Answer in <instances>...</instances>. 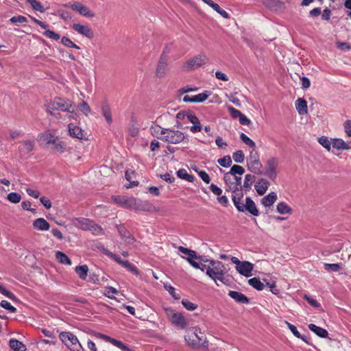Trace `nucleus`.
Here are the masks:
<instances>
[{"label":"nucleus","mask_w":351,"mask_h":351,"mask_svg":"<svg viewBox=\"0 0 351 351\" xmlns=\"http://www.w3.org/2000/svg\"><path fill=\"white\" fill-rule=\"evenodd\" d=\"M223 178L228 186L227 191L233 193L232 200L237 210L243 213L247 212L253 216H258L259 212L255 202L250 197H247L245 201L243 200V191L241 188H238L233 178H230L229 180L224 177Z\"/></svg>","instance_id":"nucleus-1"},{"label":"nucleus","mask_w":351,"mask_h":351,"mask_svg":"<svg viewBox=\"0 0 351 351\" xmlns=\"http://www.w3.org/2000/svg\"><path fill=\"white\" fill-rule=\"evenodd\" d=\"M227 271L224 264L219 261H209L206 275L218 286V282L225 284Z\"/></svg>","instance_id":"nucleus-2"},{"label":"nucleus","mask_w":351,"mask_h":351,"mask_svg":"<svg viewBox=\"0 0 351 351\" xmlns=\"http://www.w3.org/2000/svg\"><path fill=\"white\" fill-rule=\"evenodd\" d=\"M186 138V134L182 131L168 128L161 141L168 144L167 149L169 152L174 153L175 149L171 145H180L184 142Z\"/></svg>","instance_id":"nucleus-3"},{"label":"nucleus","mask_w":351,"mask_h":351,"mask_svg":"<svg viewBox=\"0 0 351 351\" xmlns=\"http://www.w3.org/2000/svg\"><path fill=\"white\" fill-rule=\"evenodd\" d=\"M209 58L204 53H199L186 60L182 64L184 71L189 72L204 67L208 64Z\"/></svg>","instance_id":"nucleus-4"},{"label":"nucleus","mask_w":351,"mask_h":351,"mask_svg":"<svg viewBox=\"0 0 351 351\" xmlns=\"http://www.w3.org/2000/svg\"><path fill=\"white\" fill-rule=\"evenodd\" d=\"M162 308L172 325L180 329H185L187 327V321L182 313L168 306H163Z\"/></svg>","instance_id":"nucleus-5"},{"label":"nucleus","mask_w":351,"mask_h":351,"mask_svg":"<svg viewBox=\"0 0 351 351\" xmlns=\"http://www.w3.org/2000/svg\"><path fill=\"white\" fill-rule=\"evenodd\" d=\"M60 340L71 351H84V348L75 335L70 332H60Z\"/></svg>","instance_id":"nucleus-6"},{"label":"nucleus","mask_w":351,"mask_h":351,"mask_svg":"<svg viewBox=\"0 0 351 351\" xmlns=\"http://www.w3.org/2000/svg\"><path fill=\"white\" fill-rule=\"evenodd\" d=\"M61 110L62 112H67L73 113L75 112V106L68 99H62L60 97H56L53 101L49 102V110Z\"/></svg>","instance_id":"nucleus-7"},{"label":"nucleus","mask_w":351,"mask_h":351,"mask_svg":"<svg viewBox=\"0 0 351 351\" xmlns=\"http://www.w3.org/2000/svg\"><path fill=\"white\" fill-rule=\"evenodd\" d=\"M176 118L182 121H188L193 123L191 127L190 131L192 133L199 132L202 130V125L199 119L192 112H180L176 115Z\"/></svg>","instance_id":"nucleus-8"},{"label":"nucleus","mask_w":351,"mask_h":351,"mask_svg":"<svg viewBox=\"0 0 351 351\" xmlns=\"http://www.w3.org/2000/svg\"><path fill=\"white\" fill-rule=\"evenodd\" d=\"M247 168L256 174H261L262 172L263 165L260 161L258 154L254 149L250 151L247 157Z\"/></svg>","instance_id":"nucleus-9"},{"label":"nucleus","mask_w":351,"mask_h":351,"mask_svg":"<svg viewBox=\"0 0 351 351\" xmlns=\"http://www.w3.org/2000/svg\"><path fill=\"white\" fill-rule=\"evenodd\" d=\"M66 8H70L80 15L86 17H94L95 14L88 7L78 1H71L65 5Z\"/></svg>","instance_id":"nucleus-10"},{"label":"nucleus","mask_w":351,"mask_h":351,"mask_svg":"<svg viewBox=\"0 0 351 351\" xmlns=\"http://www.w3.org/2000/svg\"><path fill=\"white\" fill-rule=\"evenodd\" d=\"M278 165V160L276 157H271L266 162L265 175L272 180L276 178Z\"/></svg>","instance_id":"nucleus-11"},{"label":"nucleus","mask_w":351,"mask_h":351,"mask_svg":"<svg viewBox=\"0 0 351 351\" xmlns=\"http://www.w3.org/2000/svg\"><path fill=\"white\" fill-rule=\"evenodd\" d=\"M204 339V335L199 328H194V332L192 334L191 337L189 336L188 337L185 338L188 344L193 347L202 345Z\"/></svg>","instance_id":"nucleus-12"},{"label":"nucleus","mask_w":351,"mask_h":351,"mask_svg":"<svg viewBox=\"0 0 351 351\" xmlns=\"http://www.w3.org/2000/svg\"><path fill=\"white\" fill-rule=\"evenodd\" d=\"M168 71V62L165 56H161L156 67L155 75L157 78L165 77Z\"/></svg>","instance_id":"nucleus-13"},{"label":"nucleus","mask_w":351,"mask_h":351,"mask_svg":"<svg viewBox=\"0 0 351 351\" xmlns=\"http://www.w3.org/2000/svg\"><path fill=\"white\" fill-rule=\"evenodd\" d=\"M254 269V265L249 261H243L239 267H236V270L238 273L245 277H251L252 276V271Z\"/></svg>","instance_id":"nucleus-14"},{"label":"nucleus","mask_w":351,"mask_h":351,"mask_svg":"<svg viewBox=\"0 0 351 351\" xmlns=\"http://www.w3.org/2000/svg\"><path fill=\"white\" fill-rule=\"evenodd\" d=\"M72 28L78 34L89 39H91L94 37L93 31L88 25L75 23L72 25Z\"/></svg>","instance_id":"nucleus-15"},{"label":"nucleus","mask_w":351,"mask_h":351,"mask_svg":"<svg viewBox=\"0 0 351 351\" xmlns=\"http://www.w3.org/2000/svg\"><path fill=\"white\" fill-rule=\"evenodd\" d=\"M269 182L265 178H260L254 185L255 190L259 195H263L269 187Z\"/></svg>","instance_id":"nucleus-16"},{"label":"nucleus","mask_w":351,"mask_h":351,"mask_svg":"<svg viewBox=\"0 0 351 351\" xmlns=\"http://www.w3.org/2000/svg\"><path fill=\"white\" fill-rule=\"evenodd\" d=\"M72 224L78 229L86 231L91 219L84 217H75L72 219Z\"/></svg>","instance_id":"nucleus-17"},{"label":"nucleus","mask_w":351,"mask_h":351,"mask_svg":"<svg viewBox=\"0 0 351 351\" xmlns=\"http://www.w3.org/2000/svg\"><path fill=\"white\" fill-rule=\"evenodd\" d=\"M68 129L71 136L80 140L86 138L84 131L80 127L75 125L73 123H69L68 125Z\"/></svg>","instance_id":"nucleus-18"},{"label":"nucleus","mask_w":351,"mask_h":351,"mask_svg":"<svg viewBox=\"0 0 351 351\" xmlns=\"http://www.w3.org/2000/svg\"><path fill=\"white\" fill-rule=\"evenodd\" d=\"M178 250L183 254L186 255V256H183V258H185L190 263V265H191V263H193L195 259L199 258V257L197 256L195 251L191 250L189 248L184 247L183 246H179Z\"/></svg>","instance_id":"nucleus-19"},{"label":"nucleus","mask_w":351,"mask_h":351,"mask_svg":"<svg viewBox=\"0 0 351 351\" xmlns=\"http://www.w3.org/2000/svg\"><path fill=\"white\" fill-rule=\"evenodd\" d=\"M97 336L99 337L101 339L111 343L112 345L115 346L116 347L121 349L123 351H131L129 348H128L126 346H125L121 341H118L117 339H114L113 338H111L110 337H108L106 335L98 333Z\"/></svg>","instance_id":"nucleus-20"},{"label":"nucleus","mask_w":351,"mask_h":351,"mask_svg":"<svg viewBox=\"0 0 351 351\" xmlns=\"http://www.w3.org/2000/svg\"><path fill=\"white\" fill-rule=\"evenodd\" d=\"M112 199L115 204L125 208H130L132 206L130 199L124 195H113Z\"/></svg>","instance_id":"nucleus-21"},{"label":"nucleus","mask_w":351,"mask_h":351,"mask_svg":"<svg viewBox=\"0 0 351 351\" xmlns=\"http://www.w3.org/2000/svg\"><path fill=\"white\" fill-rule=\"evenodd\" d=\"M277 199L276 193L270 192L261 199V204L265 208L270 207L276 202Z\"/></svg>","instance_id":"nucleus-22"},{"label":"nucleus","mask_w":351,"mask_h":351,"mask_svg":"<svg viewBox=\"0 0 351 351\" xmlns=\"http://www.w3.org/2000/svg\"><path fill=\"white\" fill-rule=\"evenodd\" d=\"M204 3L209 5L212 8L215 12H217L219 15H221L223 19H229V14L224 10L221 9L220 6L213 2L212 0H202Z\"/></svg>","instance_id":"nucleus-23"},{"label":"nucleus","mask_w":351,"mask_h":351,"mask_svg":"<svg viewBox=\"0 0 351 351\" xmlns=\"http://www.w3.org/2000/svg\"><path fill=\"white\" fill-rule=\"evenodd\" d=\"M244 169L241 166L234 165L231 167L229 172L224 174V178L229 180L230 178H234V176H242L244 173Z\"/></svg>","instance_id":"nucleus-24"},{"label":"nucleus","mask_w":351,"mask_h":351,"mask_svg":"<svg viewBox=\"0 0 351 351\" xmlns=\"http://www.w3.org/2000/svg\"><path fill=\"white\" fill-rule=\"evenodd\" d=\"M276 211L280 215H291L293 214L292 208L285 202H280L276 205Z\"/></svg>","instance_id":"nucleus-25"},{"label":"nucleus","mask_w":351,"mask_h":351,"mask_svg":"<svg viewBox=\"0 0 351 351\" xmlns=\"http://www.w3.org/2000/svg\"><path fill=\"white\" fill-rule=\"evenodd\" d=\"M295 108L298 112L301 115L308 113L307 103L305 99L299 98L295 101Z\"/></svg>","instance_id":"nucleus-26"},{"label":"nucleus","mask_w":351,"mask_h":351,"mask_svg":"<svg viewBox=\"0 0 351 351\" xmlns=\"http://www.w3.org/2000/svg\"><path fill=\"white\" fill-rule=\"evenodd\" d=\"M86 231H90L94 236L98 237L104 234V229L93 220H91L88 229Z\"/></svg>","instance_id":"nucleus-27"},{"label":"nucleus","mask_w":351,"mask_h":351,"mask_svg":"<svg viewBox=\"0 0 351 351\" xmlns=\"http://www.w3.org/2000/svg\"><path fill=\"white\" fill-rule=\"evenodd\" d=\"M308 327L311 331L321 338H326L328 336V332L326 329L317 326L315 324H310Z\"/></svg>","instance_id":"nucleus-28"},{"label":"nucleus","mask_w":351,"mask_h":351,"mask_svg":"<svg viewBox=\"0 0 351 351\" xmlns=\"http://www.w3.org/2000/svg\"><path fill=\"white\" fill-rule=\"evenodd\" d=\"M228 295L237 302L243 304H247L249 302V299L244 294L240 292L230 291Z\"/></svg>","instance_id":"nucleus-29"},{"label":"nucleus","mask_w":351,"mask_h":351,"mask_svg":"<svg viewBox=\"0 0 351 351\" xmlns=\"http://www.w3.org/2000/svg\"><path fill=\"white\" fill-rule=\"evenodd\" d=\"M332 147L338 150L349 149L350 146L341 138H332Z\"/></svg>","instance_id":"nucleus-30"},{"label":"nucleus","mask_w":351,"mask_h":351,"mask_svg":"<svg viewBox=\"0 0 351 351\" xmlns=\"http://www.w3.org/2000/svg\"><path fill=\"white\" fill-rule=\"evenodd\" d=\"M167 128H162L158 125H152L150 128L151 134L161 141V138L165 134Z\"/></svg>","instance_id":"nucleus-31"},{"label":"nucleus","mask_w":351,"mask_h":351,"mask_svg":"<svg viewBox=\"0 0 351 351\" xmlns=\"http://www.w3.org/2000/svg\"><path fill=\"white\" fill-rule=\"evenodd\" d=\"M34 228L38 230H47L49 229V223L43 218H38L34 221Z\"/></svg>","instance_id":"nucleus-32"},{"label":"nucleus","mask_w":351,"mask_h":351,"mask_svg":"<svg viewBox=\"0 0 351 351\" xmlns=\"http://www.w3.org/2000/svg\"><path fill=\"white\" fill-rule=\"evenodd\" d=\"M105 254L108 255V256L114 259L117 263L125 267V268L128 269L129 271H132V266L129 261H122L120 257H119L117 255L112 254V252L106 250Z\"/></svg>","instance_id":"nucleus-33"},{"label":"nucleus","mask_w":351,"mask_h":351,"mask_svg":"<svg viewBox=\"0 0 351 351\" xmlns=\"http://www.w3.org/2000/svg\"><path fill=\"white\" fill-rule=\"evenodd\" d=\"M101 112H102V114L104 115V117H105L106 121L108 123H111L112 121V116H111V111H110L109 105L106 101L102 103Z\"/></svg>","instance_id":"nucleus-34"},{"label":"nucleus","mask_w":351,"mask_h":351,"mask_svg":"<svg viewBox=\"0 0 351 351\" xmlns=\"http://www.w3.org/2000/svg\"><path fill=\"white\" fill-rule=\"evenodd\" d=\"M10 347L13 349L14 351H25L26 347L25 346L17 339H11L10 340Z\"/></svg>","instance_id":"nucleus-35"},{"label":"nucleus","mask_w":351,"mask_h":351,"mask_svg":"<svg viewBox=\"0 0 351 351\" xmlns=\"http://www.w3.org/2000/svg\"><path fill=\"white\" fill-rule=\"evenodd\" d=\"M38 138L40 141L45 142L47 145L55 143L56 141L54 136L52 135L49 132L40 134Z\"/></svg>","instance_id":"nucleus-36"},{"label":"nucleus","mask_w":351,"mask_h":351,"mask_svg":"<svg viewBox=\"0 0 351 351\" xmlns=\"http://www.w3.org/2000/svg\"><path fill=\"white\" fill-rule=\"evenodd\" d=\"M137 206L141 210H146L151 213H158L160 210L158 208L156 207L154 205L147 202H142Z\"/></svg>","instance_id":"nucleus-37"},{"label":"nucleus","mask_w":351,"mask_h":351,"mask_svg":"<svg viewBox=\"0 0 351 351\" xmlns=\"http://www.w3.org/2000/svg\"><path fill=\"white\" fill-rule=\"evenodd\" d=\"M76 274L82 280H86L88 271V267L86 265L77 266L75 269Z\"/></svg>","instance_id":"nucleus-38"},{"label":"nucleus","mask_w":351,"mask_h":351,"mask_svg":"<svg viewBox=\"0 0 351 351\" xmlns=\"http://www.w3.org/2000/svg\"><path fill=\"white\" fill-rule=\"evenodd\" d=\"M176 173L178 178L182 180H185L189 182H193L195 180L194 176L189 174L187 171L184 169H179Z\"/></svg>","instance_id":"nucleus-39"},{"label":"nucleus","mask_w":351,"mask_h":351,"mask_svg":"<svg viewBox=\"0 0 351 351\" xmlns=\"http://www.w3.org/2000/svg\"><path fill=\"white\" fill-rule=\"evenodd\" d=\"M248 284L256 289L257 291H262L264 288V285L258 278H252L248 280Z\"/></svg>","instance_id":"nucleus-40"},{"label":"nucleus","mask_w":351,"mask_h":351,"mask_svg":"<svg viewBox=\"0 0 351 351\" xmlns=\"http://www.w3.org/2000/svg\"><path fill=\"white\" fill-rule=\"evenodd\" d=\"M56 257L58 260V261L62 264H65L68 265H71V261L69 258V256L60 251H58L56 253Z\"/></svg>","instance_id":"nucleus-41"},{"label":"nucleus","mask_w":351,"mask_h":351,"mask_svg":"<svg viewBox=\"0 0 351 351\" xmlns=\"http://www.w3.org/2000/svg\"><path fill=\"white\" fill-rule=\"evenodd\" d=\"M319 143L323 146L327 151L330 152L332 148V138L328 139V137L322 136L318 138Z\"/></svg>","instance_id":"nucleus-42"},{"label":"nucleus","mask_w":351,"mask_h":351,"mask_svg":"<svg viewBox=\"0 0 351 351\" xmlns=\"http://www.w3.org/2000/svg\"><path fill=\"white\" fill-rule=\"evenodd\" d=\"M34 147V141L32 140H27L23 142L21 148V151L27 154L33 150Z\"/></svg>","instance_id":"nucleus-43"},{"label":"nucleus","mask_w":351,"mask_h":351,"mask_svg":"<svg viewBox=\"0 0 351 351\" xmlns=\"http://www.w3.org/2000/svg\"><path fill=\"white\" fill-rule=\"evenodd\" d=\"M164 287L167 291L172 296L175 300H180V295L176 291V289L168 283H164Z\"/></svg>","instance_id":"nucleus-44"},{"label":"nucleus","mask_w":351,"mask_h":351,"mask_svg":"<svg viewBox=\"0 0 351 351\" xmlns=\"http://www.w3.org/2000/svg\"><path fill=\"white\" fill-rule=\"evenodd\" d=\"M209 261L206 260L205 261V263H199L194 261L193 263H191V266H193L195 269H199L202 271H206V274L207 273L208 268L209 267Z\"/></svg>","instance_id":"nucleus-45"},{"label":"nucleus","mask_w":351,"mask_h":351,"mask_svg":"<svg viewBox=\"0 0 351 351\" xmlns=\"http://www.w3.org/2000/svg\"><path fill=\"white\" fill-rule=\"evenodd\" d=\"M27 2L34 10L40 12H45V8L40 1L37 0H27Z\"/></svg>","instance_id":"nucleus-46"},{"label":"nucleus","mask_w":351,"mask_h":351,"mask_svg":"<svg viewBox=\"0 0 351 351\" xmlns=\"http://www.w3.org/2000/svg\"><path fill=\"white\" fill-rule=\"evenodd\" d=\"M324 269L329 272H337L341 269V264L339 263H325L324 265Z\"/></svg>","instance_id":"nucleus-47"},{"label":"nucleus","mask_w":351,"mask_h":351,"mask_svg":"<svg viewBox=\"0 0 351 351\" xmlns=\"http://www.w3.org/2000/svg\"><path fill=\"white\" fill-rule=\"evenodd\" d=\"M193 103H202L206 101L208 97L209 94L207 91H205L204 93L197 94L196 95L193 96Z\"/></svg>","instance_id":"nucleus-48"},{"label":"nucleus","mask_w":351,"mask_h":351,"mask_svg":"<svg viewBox=\"0 0 351 351\" xmlns=\"http://www.w3.org/2000/svg\"><path fill=\"white\" fill-rule=\"evenodd\" d=\"M233 160L237 163H243L245 159V155L242 150H237L232 154Z\"/></svg>","instance_id":"nucleus-49"},{"label":"nucleus","mask_w":351,"mask_h":351,"mask_svg":"<svg viewBox=\"0 0 351 351\" xmlns=\"http://www.w3.org/2000/svg\"><path fill=\"white\" fill-rule=\"evenodd\" d=\"M182 304L186 310L190 311H195L197 308V304L191 302L186 299H182Z\"/></svg>","instance_id":"nucleus-50"},{"label":"nucleus","mask_w":351,"mask_h":351,"mask_svg":"<svg viewBox=\"0 0 351 351\" xmlns=\"http://www.w3.org/2000/svg\"><path fill=\"white\" fill-rule=\"evenodd\" d=\"M254 176L251 174H246L245 176L243 188L245 189H249L251 188L253 182L254 181Z\"/></svg>","instance_id":"nucleus-51"},{"label":"nucleus","mask_w":351,"mask_h":351,"mask_svg":"<svg viewBox=\"0 0 351 351\" xmlns=\"http://www.w3.org/2000/svg\"><path fill=\"white\" fill-rule=\"evenodd\" d=\"M240 138L242 142L244 143L245 145H248L250 147L255 148L256 143L245 134L241 133L240 135Z\"/></svg>","instance_id":"nucleus-52"},{"label":"nucleus","mask_w":351,"mask_h":351,"mask_svg":"<svg viewBox=\"0 0 351 351\" xmlns=\"http://www.w3.org/2000/svg\"><path fill=\"white\" fill-rule=\"evenodd\" d=\"M220 166L223 167H229L232 164V159L230 156H225L217 160Z\"/></svg>","instance_id":"nucleus-53"},{"label":"nucleus","mask_w":351,"mask_h":351,"mask_svg":"<svg viewBox=\"0 0 351 351\" xmlns=\"http://www.w3.org/2000/svg\"><path fill=\"white\" fill-rule=\"evenodd\" d=\"M79 110L86 116L90 112V108L87 102L82 101L78 104Z\"/></svg>","instance_id":"nucleus-54"},{"label":"nucleus","mask_w":351,"mask_h":351,"mask_svg":"<svg viewBox=\"0 0 351 351\" xmlns=\"http://www.w3.org/2000/svg\"><path fill=\"white\" fill-rule=\"evenodd\" d=\"M61 43L62 45H64L65 47H71V48H75V49H80V47L77 46L76 44H75L70 38L66 36H63L61 40Z\"/></svg>","instance_id":"nucleus-55"},{"label":"nucleus","mask_w":351,"mask_h":351,"mask_svg":"<svg viewBox=\"0 0 351 351\" xmlns=\"http://www.w3.org/2000/svg\"><path fill=\"white\" fill-rule=\"evenodd\" d=\"M43 35L47 38L53 40H58L60 38V34L49 29H46L45 32L43 33Z\"/></svg>","instance_id":"nucleus-56"},{"label":"nucleus","mask_w":351,"mask_h":351,"mask_svg":"<svg viewBox=\"0 0 351 351\" xmlns=\"http://www.w3.org/2000/svg\"><path fill=\"white\" fill-rule=\"evenodd\" d=\"M0 306L3 307V308L9 311L10 313H16V308L13 306L7 300H2L0 302Z\"/></svg>","instance_id":"nucleus-57"},{"label":"nucleus","mask_w":351,"mask_h":351,"mask_svg":"<svg viewBox=\"0 0 351 351\" xmlns=\"http://www.w3.org/2000/svg\"><path fill=\"white\" fill-rule=\"evenodd\" d=\"M21 197L17 193H10L8 195V199L12 203H19L21 201Z\"/></svg>","instance_id":"nucleus-58"},{"label":"nucleus","mask_w":351,"mask_h":351,"mask_svg":"<svg viewBox=\"0 0 351 351\" xmlns=\"http://www.w3.org/2000/svg\"><path fill=\"white\" fill-rule=\"evenodd\" d=\"M10 21L13 23H23L27 22V18L21 15H18L12 17Z\"/></svg>","instance_id":"nucleus-59"},{"label":"nucleus","mask_w":351,"mask_h":351,"mask_svg":"<svg viewBox=\"0 0 351 351\" xmlns=\"http://www.w3.org/2000/svg\"><path fill=\"white\" fill-rule=\"evenodd\" d=\"M54 144V148L56 151L62 153L66 149V144L62 141L56 142Z\"/></svg>","instance_id":"nucleus-60"},{"label":"nucleus","mask_w":351,"mask_h":351,"mask_svg":"<svg viewBox=\"0 0 351 351\" xmlns=\"http://www.w3.org/2000/svg\"><path fill=\"white\" fill-rule=\"evenodd\" d=\"M215 75L216 78L219 80H221L223 82H228L229 80L227 75L221 71H217L215 73Z\"/></svg>","instance_id":"nucleus-61"},{"label":"nucleus","mask_w":351,"mask_h":351,"mask_svg":"<svg viewBox=\"0 0 351 351\" xmlns=\"http://www.w3.org/2000/svg\"><path fill=\"white\" fill-rule=\"evenodd\" d=\"M304 298L313 306L315 308H319L320 306V304L315 299L311 298L307 295H304Z\"/></svg>","instance_id":"nucleus-62"},{"label":"nucleus","mask_w":351,"mask_h":351,"mask_svg":"<svg viewBox=\"0 0 351 351\" xmlns=\"http://www.w3.org/2000/svg\"><path fill=\"white\" fill-rule=\"evenodd\" d=\"M215 143L220 149H226L228 146V144L226 141L223 140L221 136H217L215 139Z\"/></svg>","instance_id":"nucleus-63"},{"label":"nucleus","mask_w":351,"mask_h":351,"mask_svg":"<svg viewBox=\"0 0 351 351\" xmlns=\"http://www.w3.org/2000/svg\"><path fill=\"white\" fill-rule=\"evenodd\" d=\"M198 175L206 184L210 183V176L206 171H198Z\"/></svg>","instance_id":"nucleus-64"}]
</instances>
